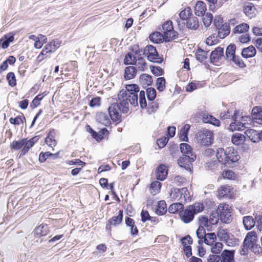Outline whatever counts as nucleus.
<instances>
[{
    "label": "nucleus",
    "mask_w": 262,
    "mask_h": 262,
    "mask_svg": "<svg viewBox=\"0 0 262 262\" xmlns=\"http://www.w3.org/2000/svg\"><path fill=\"white\" fill-rule=\"evenodd\" d=\"M216 156L219 162L225 165H230L237 161L240 158V156L232 147H228L226 149L223 148H218Z\"/></svg>",
    "instance_id": "f257e3e1"
},
{
    "label": "nucleus",
    "mask_w": 262,
    "mask_h": 262,
    "mask_svg": "<svg viewBox=\"0 0 262 262\" xmlns=\"http://www.w3.org/2000/svg\"><path fill=\"white\" fill-rule=\"evenodd\" d=\"M126 92L121 90L118 94V100L120 105L122 106V111L127 113L128 110V102L133 105L138 104V96L137 94H133L129 92Z\"/></svg>",
    "instance_id": "f03ea898"
},
{
    "label": "nucleus",
    "mask_w": 262,
    "mask_h": 262,
    "mask_svg": "<svg viewBox=\"0 0 262 262\" xmlns=\"http://www.w3.org/2000/svg\"><path fill=\"white\" fill-rule=\"evenodd\" d=\"M204 208V206L203 203H195L189 206L183 212H182L180 216L184 222L189 223L193 220L194 214L202 212Z\"/></svg>",
    "instance_id": "7ed1b4c3"
},
{
    "label": "nucleus",
    "mask_w": 262,
    "mask_h": 262,
    "mask_svg": "<svg viewBox=\"0 0 262 262\" xmlns=\"http://www.w3.org/2000/svg\"><path fill=\"white\" fill-rule=\"evenodd\" d=\"M171 201H179L180 203H185L190 200V194L186 187L181 189L173 188L170 193Z\"/></svg>",
    "instance_id": "20e7f679"
},
{
    "label": "nucleus",
    "mask_w": 262,
    "mask_h": 262,
    "mask_svg": "<svg viewBox=\"0 0 262 262\" xmlns=\"http://www.w3.org/2000/svg\"><path fill=\"white\" fill-rule=\"evenodd\" d=\"M245 246L249 248L255 253H262V248L257 245V236L254 231H251L247 233L244 241Z\"/></svg>",
    "instance_id": "39448f33"
},
{
    "label": "nucleus",
    "mask_w": 262,
    "mask_h": 262,
    "mask_svg": "<svg viewBox=\"0 0 262 262\" xmlns=\"http://www.w3.org/2000/svg\"><path fill=\"white\" fill-rule=\"evenodd\" d=\"M49 229L47 225H40L28 236L27 238L33 242L32 244L41 243L42 240L40 237L47 235Z\"/></svg>",
    "instance_id": "423d86ee"
},
{
    "label": "nucleus",
    "mask_w": 262,
    "mask_h": 262,
    "mask_svg": "<svg viewBox=\"0 0 262 262\" xmlns=\"http://www.w3.org/2000/svg\"><path fill=\"white\" fill-rule=\"evenodd\" d=\"M198 143L202 146H209L213 141V132L209 130H205L197 134Z\"/></svg>",
    "instance_id": "0eeeda50"
},
{
    "label": "nucleus",
    "mask_w": 262,
    "mask_h": 262,
    "mask_svg": "<svg viewBox=\"0 0 262 262\" xmlns=\"http://www.w3.org/2000/svg\"><path fill=\"white\" fill-rule=\"evenodd\" d=\"M108 113L112 120L117 123L121 121V113L122 111V106L119 103L112 104L108 107Z\"/></svg>",
    "instance_id": "6e6552de"
},
{
    "label": "nucleus",
    "mask_w": 262,
    "mask_h": 262,
    "mask_svg": "<svg viewBox=\"0 0 262 262\" xmlns=\"http://www.w3.org/2000/svg\"><path fill=\"white\" fill-rule=\"evenodd\" d=\"M220 213L221 220L225 223H229L232 221L231 207L228 204H221L219 205L217 210Z\"/></svg>",
    "instance_id": "1a4fd4ad"
},
{
    "label": "nucleus",
    "mask_w": 262,
    "mask_h": 262,
    "mask_svg": "<svg viewBox=\"0 0 262 262\" xmlns=\"http://www.w3.org/2000/svg\"><path fill=\"white\" fill-rule=\"evenodd\" d=\"M144 54L150 61L161 63L163 61L162 58L159 56L156 48L151 45H148L145 48Z\"/></svg>",
    "instance_id": "9d476101"
},
{
    "label": "nucleus",
    "mask_w": 262,
    "mask_h": 262,
    "mask_svg": "<svg viewBox=\"0 0 262 262\" xmlns=\"http://www.w3.org/2000/svg\"><path fill=\"white\" fill-rule=\"evenodd\" d=\"M164 39L166 41H169L177 36V33L173 30L172 22L171 20L167 21L162 26Z\"/></svg>",
    "instance_id": "9b49d317"
},
{
    "label": "nucleus",
    "mask_w": 262,
    "mask_h": 262,
    "mask_svg": "<svg viewBox=\"0 0 262 262\" xmlns=\"http://www.w3.org/2000/svg\"><path fill=\"white\" fill-rule=\"evenodd\" d=\"M200 224L204 225L208 230H210L212 225H216L219 222V213H211L208 219L207 217L201 216L199 218Z\"/></svg>",
    "instance_id": "f8f14e48"
},
{
    "label": "nucleus",
    "mask_w": 262,
    "mask_h": 262,
    "mask_svg": "<svg viewBox=\"0 0 262 262\" xmlns=\"http://www.w3.org/2000/svg\"><path fill=\"white\" fill-rule=\"evenodd\" d=\"M239 111H235L234 115L231 116V119L234 121L231 122L228 127L229 129L232 132L234 130H243L246 127L244 126V123L243 124L239 119Z\"/></svg>",
    "instance_id": "ddd939ff"
},
{
    "label": "nucleus",
    "mask_w": 262,
    "mask_h": 262,
    "mask_svg": "<svg viewBox=\"0 0 262 262\" xmlns=\"http://www.w3.org/2000/svg\"><path fill=\"white\" fill-rule=\"evenodd\" d=\"M60 43L58 40H53L48 43L42 50L40 54L38 56L37 59L39 61H41L43 58V56L46 55L48 53H52L54 52L57 48H59Z\"/></svg>",
    "instance_id": "4468645a"
},
{
    "label": "nucleus",
    "mask_w": 262,
    "mask_h": 262,
    "mask_svg": "<svg viewBox=\"0 0 262 262\" xmlns=\"http://www.w3.org/2000/svg\"><path fill=\"white\" fill-rule=\"evenodd\" d=\"M196 158V156H183L178 160V164L180 166L184 167L187 170H190L192 167V162Z\"/></svg>",
    "instance_id": "2eb2a0df"
},
{
    "label": "nucleus",
    "mask_w": 262,
    "mask_h": 262,
    "mask_svg": "<svg viewBox=\"0 0 262 262\" xmlns=\"http://www.w3.org/2000/svg\"><path fill=\"white\" fill-rule=\"evenodd\" d=\"M122 219L123 211L119 210V214L117 216H114L112 217L106 222L105 227L106 230L110 232L111 230V228L113 226H116L119 225L122 221Z\"/></svg>",
    "instance_id": "dca6fc26"
},
{
    "label": "nucleus",
    "mask_w": 262,
    "mask_h": 262,
    "mask_svg": "<svg viewBox=\"0 0 262 262\" xmlns=\"http://www.w3.org/2000/svg\"><path fill=\"white\" fill-rule=\"evenodd\" d=\"M224 55V49L221 47L216 48L210 54V60L212 63L218 61Z\"/></svg>",
    "instance_id": "f3484780"
},
{
    "label": "nucleus",
    "mask_w": 262,
    "mask_h": 262,
    "mask_svg": "<svg viewBox=\"0 0 262 262\" xmlns=\"http://www.w3.org/2000/svg\"><path fill=\"white\" fill-rule=\"evenodd\" d=\"M168 174V170L165 165H160L156 171V178L161 181L165 180Z\"/></svg>",
    "instance_id": "a211bd4d"
},
{
    "label": "nucleus",
    "mask_w": 262,
    "mask_h": 262,
    "mask_svg": "<svg viewBox=\"0 0 262 262\" xmlns=\"http://www.w3.org/2000/svg\"><path fill=\"white\" fill-rule=\"evenodd\" d=\"M252 116L255 122L262 124V107H254L252 111Z\"/></svg>",
    "instance_id": "6ab92c4d"
},
{
    "label": "nucleus",
    "mask_w": 262,
    "mask_h": 262,
    "mask_svg": "<svg viewBox=\"0 0 262 262\" xmlns=\"http://www.w3.org/2000/svg\"><path fill=\"white\" fill-rule=\"evenodd\" d=\"M234 251L225 250L221 254L222 262H233Z\"/></svg>",
    "instance_id": "aec40b11"
},
{
    "label": "nucleus",
    "mask_w": 262,
    "mask_h": 262,
    "mask_svg": "<svg viewBox=\"0 0 262 262\" xmlns=\"http://www.w3.org/2000/svg\"><path fill=\"white\" fill-rule=\"evenodd\" d=\"M134 64L139 71H144L147 69V64L145 59L139 55L136 57Z\"/></svg>",
    "instance_id": "412c9836"
},
{
    "label": "nucleus",
    "mask_w": 262,
    "mask_h": 262,
    "mask_svg": "<svg viewBox=\"0 0 262 262\" xmlns=\"http://www.w3.org/2000/svg\"><path fill=\"white\" fill-rule=\"evenodd\" d=\"M55 130L54 129L51 130L45 139L46 143L51 148L55 147L57 144L55 139Z\"/></svg>",
    "instance_id": "4be33fe9"
},
{
    "label": "nucleus",
    "mask_w": 262,
    "mask_h": 262,
    "mask_svg": "<svg viewBox=\"0 0 262 262\" xmlns=\"http://www.w3.org/2000/svg\"><path fill=\"white\" fill-rule=\"evenodd\" d=\"M230 32L229 25L227 23H225L219 28L218 36L220 38H224L229 34Z\"/></svg>",
    "instance_id": "5701e85b"
},
{
    "label": "nucleus",
    "mask_w": 262,
    "mask_h": 262,
    "mask_svg": "<svg viewBox=\"0 0 262 262\" xmlns=\"http://www.w3.org/2000/svg\"><path fill=\"white\" fill-rule=\"evenodd\" d=\"M202 120L206 123H210L217 126L220 125V121L219 120L207 114H204L203 115Z\"/></svg>",
    "instance_id": "b1692460"
},
{
    "label": "nucleus",
    "mask_w": 262,
    "mask_h": 262,
    "mask_svg": "<svg viewBox=\"0 0 262 262\" xmlns=\"http://www.w3.org/2000/svg\"><path fill=\"white\" fill-rule=\"evenodd\" d=\"M195 14L199 16H203L206 11L205 4L201 1L198 2L194 7Z\"/></svg>",
    "instance_id": "393cba45"
},
{
    "label": "nucleus",
    "mask_w": 262,
    "mask_h": 262,
    "mask_svg": "<svg viewBox=\"0 0 262 262\" xmlns=\"http://www.w3.org/2000/svg\"><path fill=\"white\" fill-rule=\"evenodd\" d=\"M136 69L133 66H129L124 70V78L126 80H129L134 78L136 75Z\"/></svg>",
    "instance_id": "a878e982"
},
{
    "label": "nucleus",
    "mask_w": 262,
    "mask_h": 262,
    "mask_svg": "<svg viewBox=\"0 0 262 262\" xmlns=\"http://www.w3.org/2000/svg\"><path fill=\"white\" fill-rule=\"evenodd\" d=\"M243 223L245 229L247 230L251 229L255 225V222L251 216H246L243 219Z\"/></svg>",
    "instance_id": "bb28decb"
},
{
    "label": "nucleus",
    "mask_w": 262,
    "mask_h": 262,
    "mask_svg": "<svg viewBox=\"0 0 262 262\" xmlns=\"http://www.w3.org/2000/svg\"><path fill=\"white\" fill-rule=\"evenodd\" d=\"M256 52L255 48L252 46H250L243 50L242 55L243 57L246 58H250L254 56L256 54Z\"/></svg>",
    "instance_id": "cd10ccee"
},
{
    "label": "nucleus",
    "mask_w": 262,
    "mask_h": 262,
    "mask_svg": "<svg viewBox=\"0 0 262 262\" xmlns=\"http://www.w3.org/2000/svg\"><path fill=\"white\" fill-rule=\"evenodd\" d=\"M244 11L247 16L252 18L255 15L256 10L252 4L248 3L245 6Z\"/></svg>",
    "instance_id": "c85d7f7f"
},
{
    "label": "nucleus",
    "mask_w": 262,
    "mask_h": 262,
    "mask_svg": "<svg viewBox=\"0 0 262 262\" xmlns=\"http://www.w3.org/2000/svg\"><path fill=\"white\" fill-rule=\"evenodd\" d=\"M245 134L254 143L257 142L259 140V133L254 129H247L245 132Z\"/></svg>",
    "instance_id": "c756f323"
},
{
    "label": "nucleus",
    "mask_w": 262,
    "mask_h": 262,
    "mask_svg": "<svg viewBox=\"0 0 262 262\" xmlns=\"http://www.w3.org/2000/svg\"><path fill=\"white\" fill-rule=\"evenodd\" d=\"M245 140V136L239 133H236L233 135L231 138L232 143L235 145H239L243 144Z\"/></svg>",
    "instance_id": "7c9ffc66"
},
{
    "label": "nucleus",
    "mask_w": 262,
    "mask_h": 262,
    "mask_svg": "<svg viewBox=\"0 0 262 262\" xmlns=\"http://www.w3.org/2000/svg\"><path fill=\"white\" fill-rule=\"evenodd\" d=\"M167 210L166 203L164 201H160L158 202L156 209V212L157 214L162 215L164 214Z\"/></svg>",
    "instance_id": "2f4dec72"
},
{
    "label": "nucleus",
    "mask_w": 262,
    "mask_h": 262,
    "mask_svg": "<svg viewBox=\"0 0 262 262\" xmlns=\"http://www.w3.org/2000/svg\"><path fill=\"white\" fill-rule=\"evenodd\" d=\"M180 146L181 151L183 154V156H195L192 154V148L188 144L183 143H181Z\"/></svg>",
    "instance_id": "473e14b6"
},
{
    "label": "nucleus",
    "mask_w": 262,
    "mask_h": 262,
    "mask_svg": "<svg viewBox=\"0 0 262 262\" xmlns=\"http://www.w3.org/2000/svg\"><path fill=\"white\" fill-rule=\"evenodd\" d=\"M36 141L35 137L32 138L28 141H27V140L25 139L24 147L21 151L20 155H25L29 149L33 146Z\"/></svg>",
    "instance_id": "72a5a7b5"
},
{
    "label": "nucleus",
    "mask_w": 262,
    "mask_h": 262,
    "mask_svg": "<svg viewBox=\"0 0 262 262\" xmlns=\"http://www.w3.org/2000/svg\"><path fill=\"white\" fill-rule=\"evenodd\" d=\"M5 40H4L3 38L0 39V46H1L4 49L9 47L10 42L14 40V37L13 35L8 34L5 36Z\"/></svg>",
    "instance_id": "f704fd0d"
},
{
    "label": "nucleus",
    "mask_w": 262,
    "mask_h": 262,
    "mask_svg": "<svg viewBox=\"0 0 262 262\" xmlns=\"http://www.w3.org/2000/svg\"><path fill=\"white\" fill-rule=\"evenodd\" d=\"M190 128L189 124H185L180 130L179 136L182 141H187L188 140L187 133Z\"/></svg>",
    "instance_id": "c9c22d12"
},
{
    "label": "nucleus",
    "mask_w": 262,
    "mask_h": 262,
    "mask_svg": "<svg viewBox=\"0 0 262 262\" xmlns=\"http://www.w3.org/2000/svg\"><path fill=\"white\" fill-rule=\"evenodd\" d=\"M199 26V21L196 17H189L187 20V27L189 29L196 30Z\"/></svg>",
    "instance_id": "e433bc0d"
},
{
    "label": "nucleus",
    "mask_w": 262,
    "mask_h": 262,
    "mask_svg": "<svg viewBox=\"0 0 262 262\" xmlns=\"http://www.w3.org/2000/svg\"><path fill=\"white\" fill-rule=\"evenodd\" d=\"M161 187V183L159 181H154L150 184L149 191L152 195H156L160 192Z\"/></svg>",
    "instance_id": "4c0bfd02"
},
{
    "label": "nucleus",
    "mask_w": 262,
    "mask_h": 262,
    "mask_svg": "<svg viewBox=\"0 0 262 262\" xmlns=\"http://www.w3.org/2000/svg\"><path fill=\"white\" fill-rule=\"evenodd\" d=\"M204 227H205L204 225H202L200 224V226L199 227L196 231L197 237L199 239L198 241V243L199 245H201L203 243V239L207 234L205 233V230Z\"/></svg>",
    "instance_id": "58836bf2"
},
{
    "label": "nucleus",
    "mask_w": 262,
    "mask_h": 262,
    "mask_svg": "<svg viewBox=\"0 0 262 262\" xmlns=\"http://www.w3.org/2000/svg\"><path fill=\"white\" fill-rule=\"evenodd\" d=\"M184 205L182 203H174L169 206L168 210L170 213H175L180 210L182 209Z\"/></svg>",
    "instance_id": "ea45409f"
},
{
    "label": "nucleus",
    "mask_w": 262,
    "mask_h": 262,
    "mask_svg": "<svg viewBox=\"0 0 262 262\" xmlns=\"http://www.w3.org/2000/svg\"><path fill=\"white\" fill-rule=\"evenodd\" d=\"M231 187L229 185L222 186L218 190V195L220 198L227 196L231 191Z\"/></svg>",
    "instance_id": "a19ab883"
},
{
    "label": "nucleus",
    "mask_w": 262,
    "mask_h": 262,
    "mask_svg": "<svg viewBox=\"0 0 262 262\" xmlns=\"http://www.w3.org/2000/svg\"><path fill=\"white\" fill-rule=\"evenodd\" d=\"M149 39L151 41L158 43L162 41L163 39H164V36L163 34L162 35L160 32H156L150 35Z\"/></svg>",
    "instance_id": "79ce46f5"
},
{
    "label": "nucleus",
    "mask_w": 262,
    "mask_h": 262,
    "mask_svg": "<svg viewBox=\"0 0 262 262\" xmlns=\"http://www.w3.org/2000/svg\"><path fill=\"white\" fill-rule=\"evenodd\" d=\"M249 28V26L247 24L243 23L238 26H236L233 29V32L234 33H242L247 32Z\"/></svg>",
    "instance_id": "37998d69"
},
{
    "label": "nucleus",
    "mask_w": 262,
    "mask_h": 262,
    "mask_svg": "<svg viewBox=\"0 0 262 262\" xmlns=\"http://www.w3.org/2000/svg\"><path fill=\"white\" fill-rule=\"evenodd\" d=\"M236 47L234 45H229L226 51V55L228 59H231L235 56Z\"/></svg>",
    "instance_id": "c03bdc74"
},
{
    "label": "nucleus",
    "mask_w": 262,
    "mask_h": 262,
    "mask_svg": "<svg viewBox=\"0 0 262 262\" xmlns=\"http://www.w3.org/2000/svg\"><path fill=\"white\" fill-rule=\"evenodd\" d=\"M96 120L100 123L107 125L109 123L108 116L104 113L100 112L97 114Z\"/></svg>",
    "instance_id": "a18cd8bd"
},
{
    "label": "nucleus",
    "mask_w": 262,
    "mask_h": 262,
    "mask_svg": "<svg viewBox=\"0 0 262 262\" xmlns=\"http://www.w3.org/2000/svg\"><path fill=\"white\" fill-rule=\"evenodd\" d=\"M204 242L208 245H212L216 239V235L214 233H208L204 238Z\"/></svg>",
    "instance_id": "49530a36"
},
{
    "label": "nucleus",
    "mask_w": 262,
    "mask_h": 262,
    "mask_svg": "<svg viewBox=\"0 0 262 262\" xmlns=\"http://www.w3.org/2000/svg\"><path fill=\"white\" fill-rule=\"evenodd\" d=\"M207 54L208 52L198 49L195 54L196 58L198 61L202 62L207 58Z\"/></svg>",
    "instance_id": "de8ad7c7"
},
{
    "label": "nucleus",
    "mask_w": 262,
    "mask_h": 262,
    "mask_svg": "<svg viewBox=\"0 0 262 262\" xmlns=\"http://www.w3.org/2000/svg\"><path fill=\"white\" fill-rule=\"evenodd\" d=\"M140 80L142 84L148 85L151 84L152 82L151 76L146 74H142L140 77Z\"/></svg>",
    "instance_id": "09e8293b"
},
{
    "label": "nucleus",
    "mask_w": 262,
    "mask_h": 262,
    "mask_svg": "<svg viewBox=\"0 0 262 262\" xmlns=\"http://www.w3.org/2000/svg\"><path fill=\"white\" fill-rule=\"evenodd\" d=\"M202 16L204 26L206 27H209L213 19L212 14L210 13H207L206 14H204Z\"/></svg>",
    "instance_id": "8fccbe9b"
},
{
    "label": "nucleus",
    "mask_w": 262,
    "mask_h": 262,
    "mask_svg": "<svg viewBox=\"0 0 262 262\" xmlns=\"http://www.w3.org/2000/svg\"><path fill=\"white\" fill-rule=\"evenodd\" d=\"M157 89L160 92H162L165 88V79L164 77H159L157 79Z\"/></svg>",
    "instance_id": "3c124183"
},
{
    "label": "nucleus",
    "mask_w": 262,
    "mask_h": 262,
    "mask_svg": "<svg viewBox=\"0 0 262 262\" xmlns=\"http://www.w3.org/2000/svg\"><path fill=\"white\" fill-rule=\"evenodd\" d=\"M191 14V9L189 7L185 9L184 10L182 11L179 14V17L182 20H187L189 18V16Z\"/></svg>",
    "instance_id": "603ef678"
},
{
    "label": "nucleus",
    "mask_w": 262,
    "mask_h": 262,
    "mask_svg": "<svg viewBox=\"0 0 262 262\" xmlns=\"http://www.w3.org/2000/svg\"><path fill=\"white\" fill-rule=\"evenodd\" d=\"M139 103L141 107L145 108L147 106V103L145 99V92L141 91L139 95Z\"/></svg>",
    "instance_id": "864d4df0"
},
{
    "label": "nucleus",
    "mask_w": 262,
    "mask_h": 262,
    "mask_svg": "<svg viewBox=\"0 0 262 262\" xmlns=\"http://www.w3.org/2000/svg\"><path fill=\"white\" fill-rule=\"evenodd\" d=\"M137 56H135L132 53H128L125 57L124 63L125 64H132L134 63Z\"/></svg>",
    "instance_id": "5fc2aeb1"
},
{
    "label": "nucleus",
    "mask_w": 262,
    "mask_h": 262,
    "mask_svg": "<svg viewBox=\"0 0 262 262\" xmlns=\"http://www.w3.org/2000/svg\"><path fill=\"white\" fill-rule=\"evenodd\" d=\"M222 176L224 179L229 180H234L236 178V174L231 170H224L223 172Z\"/></svg>",
    "instance_id": "6e6d98bb"
},
{
    "label": "nucleus",
    "mask_w": 262,
    "mask_h": 262,
    "mask_svg": "<svg viewBox=\"0 0 262 262\" xmlns=\"http://www.w3.org/2000/svg\"><path fill=\"white\" fill-rule=\"evenodd\" d=\"M146 95L148 99L152 101L156 97V91L152 88H149L146 90Z\"/></svg>",
    "instance_id": "4d7b16f0"
},
{
    "label": "nucleus",
    "mask_w": 262,
    "mask_h": 262,
    "mask_svg": "<svg viewBox=\"0 0 262 262\" xmlns=\"http://www.w3.org/2000/svg\"><path fill=\"white\" fill-rule=\"evenodd\" d=\"M126 93L129 92L133 94H137L138 90V86L135 84H129L126 86V90H124Z\"/></svg>",
    "instance_id": "13d9d810"
},
{
    "label": "nucleus",
    "mask_w": 262,
    "mask_h": 262,
    "mask_svg": "<svg viewBox=\"0 0 262 262\" xmlns=\"http://www.w3.org/2000/svg\"><path fill=\"white\" fill-rule=\"evenodd\" d=\"M25 141V139L19 141H13L11 145L12 148L15 150H18L21 148L24 145Z\"/></svg>",
    "instance_id": "bf43d9fd"
},
{
    "label": "nucleus",
    "mask_w": 262,
    "mask_h": 262,
    "mask_svg": "<svg viewBox=\"0 0 262 262\" xmlns=\"http://www.w3.org/2000/svg\"><path fill=\"white\" fill-rule=\"evenodd\" d=\"M25 120V118L23 116L19 115L15 118H11L9 119L10 123L14 125H19L23 122V121Z\"/></svg>",
    "instance_id": "052dcab7"
},
{
    "label": "nucleus",
    "mask_w": 262,
    "mask_h": 262,
    "mask_svg": "<svg viewBox=\"0 0 262 262\" xmlns=\"http://www.w3.org/2000/svg\"><path fill=\"white\" fill-rule=\"evenodd\" d=\"M223 244L220 242L216 243L214 245H212L211 248V252L213 253H219L223 248Z\"/></svg>",
    "instance_id": "680f3d73"
},
{
    "label": "nucleus",
    "mask_w": 262,
    "mask_h": 262,
    "mask_svg": "<svg viewBox=\"0 0 262 262\" xmlns=\"http://www.w3.org/2000/svg\"><path fill=\"white\" fill-rule=\"evenodd\" d=\"M7 79L10 85L14 86L16 85L15 76L13 73L10 72L7 75Z\"/></svg>",
    "instance_id": "e2e57ef3"
},
{
    "label": "nucleus",
    "mask_w": 262,
    "mask_h": 262,
    "mask_svg": "<svg viewBox=\"0 0 262 262\" xmlns=\"http://www.w3.org/2000/svg\"><path fill=\"white\" fill-rule=\"evenodd\" d=\"M217 36L215 34H212L207 38L206 43L208 46H212L217 43Z\"/></svg>",
    "instance_id": "0e129e2a"
},
{
    "label": "nucleus",
    "mask_w": 262,
    "mask_h": 262,
    "mask_svg": "<svg viewBox=\"0 0 262 262\" xmlns=\"http://www.w3.org/2000/svg\"><path fill=\"white\" fill-rule=\"evenodd\" d=\"M185 180L184 177L180 176H174L171 179L172 183L177 185H182L185 182Z\"/></svg>",
    "instance_id": "69168bd1"
},
{
    "label": "nucleus",
    "mask_w": 262,
    "mask_h": 262,
    "mask_svg": "<svg viewBox=\"0 0 262 262\" xmlns=\"http://www.w3.org/2000/svg\"><path fill=\"white\" fill-rule=\"evenodd\" d=\"M108 134V132L107 129L106 128H103L98 133H96V134L95 135L94 138L97 141H100L103 139V136L105 134L107 135Z\"/></svg>",
    "instance_id": "338daca9"
},
{
    "label": "nucleus",
    "mask_w": 262,
    "mask_h": 262,
    "mask_svg": "<svg viewBox=\"0 0 262 262\" xmlns=\"http://www.w3.org/2000/svg\"><path fill=\"white\" fill-rule=\"evenodd\" d=\"M218 237L222 240H227L228 238V234L226 231L223 229H220L217 232Z\"/></svg>",
    "instance_id": "774afa93"
}]
</instances>
